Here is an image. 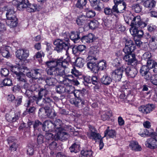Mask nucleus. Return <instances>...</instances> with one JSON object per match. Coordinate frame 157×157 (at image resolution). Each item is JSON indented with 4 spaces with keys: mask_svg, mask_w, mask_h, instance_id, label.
<instances>
[{
    "mask_svg": "<svg viewBox=\"0 0 157 157\" xmlns=\"http://www.w3.org/2000/svg\"><path fill=\"white\" fill-rule=\"evenodd\" d=\"M156 28L155 26L150 24L147 26V29L149 31L152 32L155 31Z\"/></svg>",
    "mask_w": 157,
    "mask_h": 157,
    "instance_id": "obj_64",
    "label": "nucleus"
},
{
    "mask_svg": "<svg viewBox=\"0 0 157 157\" xmlns=\"http://www.w3.org/2000/svg\"><path fill=\"white\" fill-rule=\"evenodd\" d=\"M8 142L9 144H11L14 143H17V141L14 137H10L8 138Z\"/></svg>",
    "mask_w": 157,
    "mask_h": 157,
    "instance_id": "obj_61",
    "label": "nucleus"
},
{
    "mask_svg": "<svg viewBox=\"0 0 157 157\" xmlns=\"http://www.w3.org/2000/svg\"><path fill=\"white\" fill-rule=\"evenodd\" d=\"M148 80H150L154 85H157V74L153 75L151 74V77Z\"/></svg>",
    "mask_w": 157,
    "mask_h": 157,
    "instance_id": "obj_49",
    "label": "nucleus"
},
{
    "mask_svg": "<svg viewBox=\"0 0 157 157\" xmlns=\"http://www.w3.org/2000/svg\"><path fill=\"white\" fill-rule=\"evenodd\" d=\"M17 79L22 82H26V81L25 79V74L24 75L23 74V73H20L19 75H17Z\"/></svg>",
    "mask_w": 157,
    "mask_h": 157,
    "instance_id": "obj_47",
    "label": "nucleus"
},
{
    "mask_svg": "<svg viewBox=\"0 0 157 157\" xmlns=\"http://www.w3.org/2000/svg\"><path fill=\"white\" fill-rule=\"evenodd\" d=\"M104 24L106 27H109L112 24V21L111 20L105 19L104 21Z\"/></svg>",
    "mask_w": 157,
    "mask_h": 157,
    "instance_id": "obj_62",
    "label": "nucleus"
},
{
    "mask_svg": "<svg viewBox=\"0 0 157 157\" xmlns=\"http://www.w3.org/2000/svg\"><path fill=\"white\" fill-rule=\"evenodd\" d=\"M11 70V71L15 73L17 75L21 73H24L25 70H28L26 67L24 66L19 67V66H10Z\"/></svg>",
    "mask_w": 157,
    "mask_h": 157,
    "instance_id": "obj_15",
    "label": "nucleus"
},
{
    "mask_svg": "<svg viewBox=\"0 0 157 157\" xmlns=\"http://www.w3.org/2000/svg\"><path fill=\"white\" fill-rule=\"evenodd\" d=\"M153 132H150L146 129H141L138 134L142 137H146L151 136Z\"/></svg>",
    "mask_w": 157,
    "mask_h": 157,
    "instance_id": "obj_31",
    "label": "nucleus"
},
{
    "mask_svg": "<svg viewBox=\"0 0 157 157\" xmlns=\"http://www.w3.org/2000/svg\"><path fill=\"white\" fill-rule=\"evenodd\" d=\"M34 150L32 146H29L27 150V154L29 155H32L33 154Z\"/></svg>",
    "mask_w": 157,
    "mask_h": 157,
    "instance_id": "obj_63",
    "label": "nucleus"
},
{
    "mask_svg": "<svg viewBox=\"0 0 157 157\" xmlns=\"http://www.w3.org/2000/svg\"><path fill=\"white\" fill-rule=\"evenodd\" d=\"M86 0H78L76 6L78 8L82 9L86 5Z\"/></svg>",
    "mask_w": 157,
    "mask_h": 157,
    "instance_id": "obj_38",
    "label": "nucleus"
},
{
    "mask_svg": "<svg viewBox=\"0 0 157 157\" xmlns=\"http://www.w3.org/2000/svg\"><path fill=\"white\" fill-rule=\"evenodd\" d=\"M37 9L36 6L34 5L30 4L29 2V4L26 7V10L29 12H33L35 11Z\"/></svg>",
    "mask_w": 157,
    "mask_h": 157,
    "instance_id": "obj_36",
    "label": "nucleus"
},
{
    "mask_svg": "<svg viewBox=\"0 0 157 157\" xmlns=\"http://www.w3.org/2000/svg\"><path fill=\"white\" fill-rule=\"evenodd\" d=\"M94 7L95 10L100 11L104 8V5L103 3L100 2L99 1L98 4L96 6H94Z\"/></svg>",
    "mask_w": 157,
    "mask_h": 157,
    "instance_id": "obj_52",
    "label": "nucleus"
},
{
    "mask_svg": "<svg viewBox=\"0 0 157 157\" xmlns=\"http://www.w3.org/2000/svg\"><path fill=\"white\" fill-rule=\"evenodd\" d=\"M129 147L133 150L139 151L141 150V147L138 145V143L136 141L131 142L129 145Z\"/></svg>",
    "mask_w": 157,
    "mask_h": 157,
    "instance_id": "obj_29",
    "label": "nucleus"
},
{
    "mask_svg": "<svg viewBox=\"0 0 157 157\" xmlns=\"http://www.w3.org/2000/svg\"><path fill=\"white\" fill-rule=\"evenodd\" d=\"M46 82L48 85L52 86L56 82V80L53 78H48L46 80Z\"/></svg>",
    "mask_w": 157,
    "mask_h": 157,
    "instance_id": "obj_46",
    "label": "nucleus"
},
{
    "mask_svg": "<svg viewBox=\"0 0 157 157\" xmlns=\"http://www.w3.org/2000/svg\"><path fill=\"white\" fill-rule=\"evenodd\" d=\"M95 60H89L87 64V66L93 73H96L98 72L99 68L95 63Z\"/></svg>",
    "mask_w": 157,
    "mask_h": 157,
    "instance_id": "obj_14",
    "label": "nucleus"
},
{
    "mask_svg": "<svg viewBox=\"0 0 157 157\" xmlns=\"http://www.w3.org/2000/svg\"><path fill=\"white\" fill-rule=\"evenodd\" d=\"M10 145V149L11 151H16L18 147L17 143H14L11 144H9Z\"/></svg>",
    "mask_w": 157,
    "mask_h": 157,
    "instance_id": "obj_58",
    "label": "nucleus"
},
{
    "mask_svg": "<svg viewBox=\"0 0 157 157\" xmlns=\"http://www.w3.org/2000/svg\"><path fill=\"white\" fill-rule=\"evenodd\" d=\"M132 27L130 29L129 31L131 34L133 36H137L138 29L137 28L139 27L136 26H131Z\"/></svg>",
    "mask_w": 157,
    "mask_h": 157,
    "instance_id": "obj_45",
    "label": "nucleus"
},
{
    "mask_svg": "<svg viewBox=\"0 0 157 157\" xmlns=\"http://www.w3.org/2000/svg\"><path fill=\"white\" fill-rule=\"evenodd\" d=\"M98 50L96 47L92 46L90 48L88 53L87 60L88 61L91 60H96V55H97Z\"/></svg>",
    "mask_w": 157,
    "mask_h": 157,
    "instance_id": "obj_11",
    "label": "nucleus"
},
{
    "mask_svg": "<svg viewBox=\"0 0 157 157\" xmlns=\"http://www.w3.org/2000/svg\"><path fill=\"white\" fill-rule=\"evenodd\" d=\"M89 130L87 133V135L90 139L95 140H100L101 138V136L98 133L96 129L92 126L89 125Z\"/></svg>",
    "mask_w": 157,
    "mask_h": 157,
    "instance_id": "obj_5",
    "label": "nucleus"
},
{
    "mask_svg": "<svg viewBox=\"0 0 157 157\" xmlns=\"http://www.w3.org/2000/svg\"><path fill=\"white\" fill-rule=\"evenodd\" d=\"M26 75L29 78L34 77L37 74L38 72H37L36 70H33L31 72H26Z\"/></svg>",
    "mask_w": 157,
    "mask_h": 157,
    "instance_id": "obj_54",
    "label": "nucleus"
},
{
    "mask_svg": "<svg viewBox=\"0 0 157 157\" xmlns=\"http://www.w3.org/2000/svg\"><path fill=\"white\" fill-rule=\"evenodd\" d=\"M151 65L150 66V67L151 68L153 69V71L155 73H157V62H154L152 61Z\"/></svg>",
    "mask_w": 157,
    "mask_h": 157,
    "instance_id": "obj_57",
    "label": "nucleus"
},
{
    "mask_svg": "<svg viewBox=\"0 0 157 157\" xmlns=\"http://www.w3.org/2000/svg\"><path fill=\"white\" fill-rule=\"evenodd\" d=\"M12 85V80L9 78H6L3 80L0 79V87L4 86H11Z\"/></svg>",
    "mask_w": 157,
    "mask_h": 157,
    "instance_id": "obj_25",
    "label": "nucleus"
},
{
    "mask_svg": "<svg viewBox=\"0 0 157 157\" xmlns=\"http://www.w3.org/2000/svg\"><path fill=\"white\" fill-rule=\"evenodd\" d=\"M91 77L87 76L84 77L83 83L84 85L86 86L88 83H91Z\"/></svg>",
    "mask_w": 157,
    "mask_h": 157,
    "instance_id": "obj_53",
    "label": "nucleus"
},
{
    "mask_svg": "<svg viewBox=\"0 0 157 157\" xmlns=\"http://www.w3.org/2000/svg\"><path fill=\"white\" fill-rule=\"evenodd\" d=\"M81 154L79 157H91L92 151L91 150H83L81 151Z\"/></svg>",
    "mask_w": 157,
    "mask_h": 157,
    "instance_id": "obj_34",
    "label": "nucleus"
},
{
    "mask_svg": "<svg viewBox=\"0 0 157 157\" xmlns=\"http://www.w3.org/2000/svg\"><path fill=\"white\" fill-rule=\"evenodd\" d=\"M73 93L75 98H80V96L82 95V91L79 90H75Z\"/></svg>",
    "mask_w": 157,
    "mask_h": 157,
    "instance_id": "obj_56",
    "label": "nucleus"
},
{
    "mask_svg": "<svg viewBox=\"0 0 157 157\" xmlns=\"http://www.w3.org/2000/svg\"><path fill=\"white\" fill-rule=\"evenodd\" d=\"M16 55L20 60H24L29 55V51L27 49H20L16 52Z\"/></svg>",
    "mask_w": 157,
    "mask_h": 157,
    "instance_id": "obj_9",
    "label": "nucleus"
},
{
    "mask_svg": "<svg viewBox=\"0 0 157 157\" xmlns=\"http://www.w3.org/2000/svg\"><path fill=\"white\" fill-rule=\"evenodd\" d=\"M126 74L129 78H134L135 77L137 73L136 69L133 67H127L125 68Z\"/></svg>",
    "mask_w": 157,
    "mask_h": 157,
    "instance_id": "obj_16",
    "label": "nucleus"
},
{
    "mask_svg": "<svg viewBox=\"0 0 157 157\" xmlns=\"http://www.w3.org/2000/svg\"><path fill=\"white\" fill-rule=\"evenodd\" d=\"M9 73V71L7 68H2L1 70V73L2 76L5 77L6 76L8 75Z\"/></svg>",
    "mask_w": 157,
    "mask_h": 157,
    "instance_id": "obj_59",
    "label": "nucleus"
},
{
    "mask_svg": "<svg viewBox=\"0 0 157 157\" xmlns=\"http://www.w3.org/2000/svg\"><path fill=\"white\" fill-rule=\"evenodd\" d=\"M89 20L85 15H81L77 17L76 22L78 25L81 26L85 25Z\"/></svg>",
    "mask_w": 157,
    "mask_h": 157,
    "instance_id": "obj_18",
    "label": "nucleus"
},
{
    "mask_svg": "<svg viewBox=\"0 0 157 157\" xmlns=\"http://www.w3.org/2000/svg\"><path fill=\"white\" fill-rule=\"evenodd\" d=\"M127 13L128 14L125 13L124 15L125 21L127 23L129 24L131 21V26H136L141 28H144L147 25L146 23L142 21L140 16H134L130 11H127Z\"/></svg>",
    "mask_w": 157,
    "mask_h": 157,
    "instance_id": "obj_3",
    "label": "nucleus"
},
{
    "mask_svg": "<svg viewBox=\"0 0 157 157\" xmlns=\"http://www.w3.org/2000/svg\"><path fill=\"white\" fill-rule=\"evenodd\" d=\"M85 12L86 13V17L88 18H92L94 17L96 15L95 12L88 8L85 9Z\"/></svg>",
    "mask_w": 157,
    "mask_h": 157,
    "instance_id": "obj_35",
    "label": "nucleus"
},
{
    "mask_svg": "<svg viewBox=\"0 0 157 157\" xmlns=\"http://www.w3.org/2000/svg\"><path fill=\"white\" fill-rule=\"evenodd\" d=\"M84 60L80 57L77 58L75 61V64L77 67L79 68L82 67L83 66Z\"/></svg>",
    "mask_w": 157,
    "mask_h": 157,
    "instance_id": "obj_40",
    "label": "nucleus"
},
{
    "mask_svg": "<svg viewBox=\"0 0 157 157\" xmlns=\"http://www.w3.org/2000/svg\"><path fill=\"white\" fill-rule=\"evenodd\" d=\"M44 125L45 128L48 129L49 131L52 132L46 134V138L48 139H54L57 140L67 139L69 136L64 131H71L72 130L71 126L63 124L62 121L59 119H56L54 123L50 121H46Z\"/></svg>",
    "mask_w": 157,
    "mask_h": 157,
    "instance_id": "obj_2",
    "label": "nucleus"
},
{
    "mask_svg": "<svg viewBox=\"0 0 157 157\" xmlns=\"http://www.w3.org/2000/svg\"><path fill=\"white\" fill-rule=\"evenodd\" d=\"M104 12L106 15H112L114 12L112 9H111L110 8L108 7L104 8Z\"/></svg>",
    "mask_w": 157,
    "mask_h": 157,
    "instance_id": "obj_55",
    "label": "nucleus"
},
{
    "mask_svg": "<svg viewBox=\"0 0 157 157\" xmlns=\"http://www.w3.org/2000/svg\"><path fill=\"white\" fill-rule=\"evenodd\" d=\"M7 25L10 28H13L16 27L17 24V17L7 19L6 20Z\"/></svg>",
    "mask_w": 157,
    "mask_h": 157,
    "instance_id": "obj_19",
    "label": "nucleus"
},
{
    "mask_svg": "<svg viewBox=\"0 0 157 157\" xmlns=\"http://www.w3.org/2000/svg\"><path fill=\"white\" fill-rule=\"evenodd\" d=\"M0 52L3 57L8 58L10 57V54L7 48L2 49Z\"/></svg>",
    "mask_w": 157,
    "mask_h": 157,
    "instance_id": "obj_39",
    "label": "nucleus"
},
{
    "mask_svg": "<svg viewBox=\"0 0 157 157\" xmlns=\"http://www.w3.org/2000/svg\"><path fill=\"white\" fill-rule=\"evenodd\" d=\"M126 55L123 57V59L127 63L130 65L135 61V55L131 53H125Z\"/></svg>",
    "mask_w": 157,
    "mask_h": 157,
    "instance_id": "obj_17",
    "label": "nucleus"
},
{
    "mask_svg": "<svg viewBox=\"0 0 157 157\" xmlns=\"http://www.w3.org/2000/svg\"><path fill=\"white\" fill-rule=\"evenodd\" d=\"M149 44L152 49H157V37L154 36L151 37L149 40Z\"/></svg>",
    "mask_w": 157,
    "mask_h": 157,
    "instance_id": "obj_24",
    "label": "nucleus"
},
{
    "mask_svg": "<svg viewBox=\"0 0 157 157\" xmlns=\"http://www.w3.org/2000/svg\"><path fill=\"white\" fill-rule=\"evenodd\" d=\"M136 48L135 45L133 41L127 39L126 41L125 47L123 50L125 53H132L135 50Z\"/></svg>",
    "mask_w": 157,
    "mask_h": 157,
    "instance_id": "obj_7",
    "label": "nucleus"
},
{
    "mask_svg": "<svg viewBox=\"0 0 157 157\" xmlns=\"http://www.w3.org/2000/svg\"><path fill=\"white\" fill-rule=\"evenodd\" d=\"M70 101L71 103L75 105L76 106H78L84 104V101L81 98H71Z\"/></svg>",
    "mask_w": 157,
    "mask_h": 157,
    "instance_id": "obj_23",
    "label": "nucleus"
},
{
    "mask_svg": "<svg viewBox=\"0 0 157 157\" xmlns=\"http://www.w3.org/2000/svg\"><path fill=\"white\" fill-rule=\"evenodd\" d=\"M71 152L76 153L80 150V145L78 143H75L70 147Z\"/></svg>",
    "mask_w": 157,
    "mask_h": 157,
    "instance_id": "obj_33",
    "label": "nucleus"
},
{
    "mask_svg": "<svg viewBox=\"0 0 157 157\" xmlns=\"http://www.w3.org/2000/svg\"><path fill=\"white\" fill-rule=\"evenodd\" d=\"M69 40L68 38H64L63 39H57L55 40L54 44L56 46L55 50L58 52H62L63 50L66 52V59H63V58H61L57 60H52L46 62V64L48 67L47 72L48 74H52V69H55V74H63L64 73V68L60 67V63L64 67H66L70 62V57L68 50L70 45L69 43Z\"/></svg>",
    "mask_w": 157,
    "mask_h": 157,
    "instance_id": "obj_1",
    "label": "nucleus"
},
{
    "mask_svg": "<svg viewBox=\"0 0 157 157\" xmlns=\"http://www.w3.org/2000/svg\"><path fill=\"white\" fill-rule=\"evenodd\" d=\"M150 66L143 65L140 70V72L141 75L144 77L146 80H148L151 77V74L149 71Z\"/></svg>",
    "mask_w": 157,
    "mask_h": 157,
    "instance_id": "obj_8",
    "label": "nucleus"
},
{
    "mask_svg": "<svg viewBox=\"0 0 157 157\" xmlns=\"http://www.w3.org/2000/svg\"><path fill=\"white\" fill-rule=\"evenodd\" d=\"M7 19L13 18L16 17V14L13 8L9 9L6 13Z\"/></svg>",
    "mask_w": 157,
    "mask_h": 157,
    "instance_id": "obj_27",
    "label": "nucleus"
},
{
    "mask_svg": "<svg viewBox=\"0 0 157 157\" xmlns=\"http://www.w3.org/2000/svg\"><path fill=\"white\" fill-rule=\"evenodd\" d=\"M98 22L96 20H92L89 23V28L91 29H94L97 28L98 26Z\"/></svg>",
    "mask_w": 157,
    "mask_h": 157,
    "instance_id": "obj_37",
    "label": "nucleus"
},
{
    "mask_svg": "<svg viewBox=\"0 0 157 157\" xmlns=\"http://www.w3.org/2000/svg\"><path fill=\"white\" fill-rule=\"evenodd\" d=\"M63 65H62V63H60V67H63L64 68V73L63 74H57L55 75V69H52L51 72L52 73V74L50 75H54L55 76H59V81L61 83V84H63L66 86H70V85H78L79 84L76 78H75L72 75H68L67 77L63 78V75L65 74V68L67 67H64Z\"/></svg>",
    "mask_w": 157,
    "mask_h": 157,
    "instance_id": "obj_4",
    "label": "nucleus"
},
{
    "mask_svg": "<svg viewBox=\"0 0 157 157\" xmlns=\"http://www.w3.org/2000/svg\"><path fill=\"white\" fill-rule=\"evenodd\" d=\"M126 8V5L125 2L121 4L114 5L112 7V9L114 12L118 13L124 12Z\"/></svg>",
    "mask_w": 157,
    "mask_h": 157,
    "instance_id": "obj_13",
    "label": "nucleus"
},
{
    "mask_svg": "<svg viewBox=\"0 0 157 157\" xmlns=\"http://www.w3.org/2000/svg\"><path fill=\"white\" fill-rule=\"evenodd\" d=\"M125 67L122 66L120 68L116 70L112 74V76L116 81H120L122 77L123 73L125 70Z\"/></svg>",
    "mask_w": 157,
    "mask_h": 157,
    "instance_id": "obj_10",
    "label": "nucleus"
},
{
    "mask_svg": "<svg viewBox=\"0 0 157 157\" xmlns=\"http://www.w3.org/2000/svg\"><path fill=\"white\" fill-rule=\"evenodd\" d=\"M70 39L72 40L75 43H77L80 39L79 34L77 33H71L70 36Z\"/></svg>",
    "mask_w": 157,
    "mask_h": 157,
    "instance_id": "obj_32",
    "label": "nucleus"
},
{
    "mask_svg": "<svg viewBox=\"0 0 157 157\" xmlns=\"http://www.w3.org/2000/svg\"><path fill=\"white\" fill-rule=\"evenodd\" d=\"M20 116L19 112H16L14 113H12L10 114L7 113L6 115V119L9 122H14L18 119Z\"/></svg>",
    "mask_w": 157,
    "mask_h": 157,
    "instance_id": "obj_12",
    "label": "nucleus"
},
{
    "mask_svg": "<svg viewBox=\"0 0 157 157\" xmlns=\"http://www.w3.org/2000/svg\"><path fill=\"white\" fill-rule=\"evenodd\" d=\"M132 9L136 13H139L142 10V6L139 4H137L133 5L132 6Z\"/></svg>",
    "mask_w": 157,
    "mask_h": 157,
    "instance_id": "obj_48",
    "label": "nucleus"
},
{
    "mask_svg": "<svg viewBox=\"0 0 157 157\" xmlns=\"http://www.w3.org/2000/svg\"><path fill=\"white\" fill-rule=\"evenodd\" d=\"M99 68L101 70H104L106 69V63L104 60H102L100 61L97 65Z\"/></svg>",
    "mask_w": 157,
    "mask_h": 157,
    "instance_id": "obj_44",
    "label": "nucleus"
},
{
    "mask_svg": "<svg viewBox=\"0 0 157 157\" xmlns=\"http://www.w3.org/2000/svg\"><path fill=\"white\" fill-rule=\"evenodd\" d=\"M102 84L105 85H108L111 84L112 81V78L107 75L105 74L103 76L101 79Z\"/></svg>",
    "mask_w": 157,
    "mask_h": 157,
    "instance_id": "obj_20",
    "label": "nucleus"
},
{
    "mask_svg": "<svg viewBox=\"0 0 157 157\" xmlns=\"http://www.w3.org/2000/svg\"><path fill=\"white\" fill-rule=\"evenodd\" d=\"M107 135H108L110 137L113 138L116 135V133L113 130H109L107 129L105 132V136H106Z\"/></svg>",
    "mask_w": 157,
    "mask_h": 157,
    "instance_id": "obj_41",
    "label": "nucleus"
},
{
    "mask_svg": "<svg viewBox=\"0 0 157 157\" xmlns=\"http://www.w3.org/2000/svg\"><path fill=\"white\" fill-rule=\"evenodd\" d=\"M156 2L154 0H147L144 2L143 5L144 7L150 9L155 7Z\"/></svg>",
    "mask_w": 157,
    "mask_h": 157,
    "instance_id": "obj_22",
    "label": "nucleus"
},
{
    "mask_svg": "<svg viewBox=\"0 0 157 157\" xmlns=\"http://www.w3.org/2000/svg\"><path fill=\"white\" fill-rule=\"evenodd\" d=\"M91 80L92 84L95 85L94 86V89H98L99 88V86L98 85L99 84V82L97 77L95 76H93L91 77Z\"/></svg>",
    "mask_w": 157,
    "mask_h": 157,
    "instance_id": "obj_42",
    "label": "nucleus"
},
{
    "mask_svg": "<svg viewBox=\"0 0 157 157\" xmlns=\"http://www.w3.org/2000/svg\"><path fill=\"white\" fill-rule=\"evenodd\" d=\"M151 136V138L147 140L145 145L149 148L154 149L157 147V135L153 132Z\"/></svg>",
    "mask_w": 157,
    "mask_h": 157,
    "instance_id": "obj_6",
    "label": "nucleus"
},
{
    "mask_svg": "<svg viewBox=\"0 0 157 157\" xmlns=\"http://www.w3.org/2000/svg\"><path fill=\"white\" fill-rule=\"evenodd\" d=\"M39 97L36 98L35 96L33 97H30L29 100L26 101V103L25 104V105L27 107H29L31 105V103L35 101L37 104H38Z\"/></svg>",
    "mask_w": 157,
    "mask_h": 157,
    "instance_id": "obj_30",
    "label": "nucleus"
},
{
    "mask_svg": "<svg viewBox=\"0 0 157 157\" xmlns=\"http://www.w3.org/2000/svg\"><path fill=\"white\" fill-rule=\"evenodd\" d=\"M29 4L28 0H22L21 2L17 4V8L19 10H21L23 9L26 8Z\"/></svg>",
    "mask_w": 157,
    "mask_h": 157,
    "instance_id": "obj_28",
    "label": "nucleus"
},
{
    "mask_svg": "<svg viewBox=\"0 0 157 157\" xmlns=\"http://www.w3.org/2000/svg\"><path fill=\"white\" fill-rule=\"evenodd\" d=\"M39 121L36 120L35 121L33 124V127L35 132L37 133L39 132Z\"/></svg>",
    "mask_w": 157,
    "mask_h": 157,
    "instance_id": "obj_60",
    "label": "nucleus"
},
{
    "mask_svg": "<svg viewBox=\"0 0 157 157\" xmlns=\"http://www.w3.org/2000/svg\"><path fill=\"white\" fill-rule=\"evenodd\" d=\"M145 109V114L150 113L154 108V106L152 104H148L144 106Z\"/></svg>",
    "mask_w": 157,
    "mask_h": 157,
    "instance_id": "obj_43",
    "label": "nucleus"
},
{
    "mask_svg": "<svg viewBox=\"0 0 157 157\" xmlns=\"http://www.w3.org/2000/svg\"><path fill=\"white\" fill-rule=\"evenodd\" d=\"M56 90L57 92L59 94L63 93L65 91V87L61 85L57 86Z\"/></svg>",
    "mask_w": 157,
    "mask_h": 157,
    "instance_id": "obj_50",
    "label": "nucleus"
},
{
    "mask_svg": "<svg viewBox=\"0 0 157 157\" xmlns=\"http://www.w3.org/2000/svg\"><path fill=\"white\" fill-rule=\"evenodd\" d=\"M94 39V36L92 33H89L87 36H83L82 38V42L85 43H90L93 42Z\"/></svg>",
    "mask_w": 157,
    "mask_h": 157,
    "instance_id": "obj_21",
    "label": "nucleus"
},
{
    "mask_svg": "<svg viewBox=\"0 0 157 157\" xmlns=\"http://www.w3.org/2000/svg\"><path fill=\"white\" fill-rule=\"evenodd\" d=\"M65 88V92L69 94H71L73 93L75 89L74 86H72V85H70L66 87Z\"/></svg>",
    "mask_w": 157,
    "mask_h": 157,
    "instance_id": "obj_51",
    "label": "nucleus"
},
{
    "mask_svg": "<svg viewBox=\"0 0 157 157\" xmlns=\"http://www.w3.org/2000/svg\"><path fill=\"white\" fill-rule=\"evenodd\" d=\"M151 57V53L149 52H147L144 53L143 56L142 58L143 59L147 61V64L148 66H150L151 65V64L153 61L151 60L150 59Z\"/></svg>",
    "mask_w": 157,
    "mask_h": 157,
    "instance_id": "obj_26",
    "label": "nucleus"
}]
</instances>
